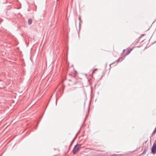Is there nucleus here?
Masks as SVG:
<instances>
[{
    "label": "nucleus",
    "instance_id": "nucleus-7",
    "mask_svg": "<svg viewBox=\"0 0 156 156\" xmlns=\"http://www.w3.org/2000/svg\"><path fill=\"white\" fill-rule=\"evenodd\" d=\"M58 0H57V1H58Z\"/></svg>",
    "mask_w": 156,
    "mask_h": 156
},
{
    "label": "nucleus",
    "instance_id": "nucleus-2",
    "mask_svg": "<svg viewBox=\"0 0 156 156\" xmlns=\"http://www.w3.org/2000/svg\"><path fill=\"white\" fill-rule=\"evenodd\" d=\"M151 151L153 154L156 152V141L154 143L153 146L151 148Z\"/></svg>",
    "mask_w": 156,
    "mask_h": 156
},
{
    "label": "nucleus",
    "instance_id": "nucleus-1",
    "mask_svg": "<svg viewBox=\"0 0 156 156\" xmlns=\"http://www.w3.org/2000/svg\"><path fill=\"white\" fill-rule=\"evenodd\" d=\"M80 145H77L74 147L73 150V152L74 154H75L79 150L80 148Z\"/></svg>",
    "mask_w": 156,
    "mask_h": 156
},
{
    "label": "nucleus",
    "instance_id": "nucleus-3",
    "mask_svg": "<svg viewBox=\"0 0 156 156\" xmlns=\"http://www.w3.org/2000/svg\"><path fill=\"white\" fill-rule=\"evenodd\" d=\"M32 23V20H29L28 22V24H30Z\"/></svg>",
    "mask_w": 156,
    "mask_h": 156
},
{
    "label": "nucleus",
    "instance_id": "nucleus-5",
    "mask_svg": "<svg viewBox=\"0 0 156 156\" xmlns=\"http://www.w3.org/2000/svg\"><path fill=\"white\" fill-rule=\"evenodd\" d=\"M97 69H95L92 72V74H93L94 73L95 71L97 70Z\"/></svg>",
    "mask_w": 156,
    "mask_h": 156
},
{
    "label": "nucleus",
    "instance_id": "nucleus-4",
    "mask_svg": "<svg viewBox=\"0 0 156 156\" xmlns=\"http://www.w3.org/2000/svg\"><path fill=\"white\" fill-rule=\"evenodd\" d=\"M156 133V128L154 129V131L152 133V134L153 135H154V134L155 133Z\"/></svg>",
    "mask_w": 156,
    "mask_h": 156
},
{
    "label": "nucleus",
    "instance_id": "nucleus-6",
    "mask_svg": "<svg viewBox=\"0 0 156 156\" xmlns=\"http://www.w3.org/2000/svg\"><path fill=\"white\" fill-rule=\"evenodd\" d=\"M79 20H80V22H81V17L80 16H79Z\"/></svg>",
    "mask_w": 156,
    "mask_h": 156
}]
</instances>
